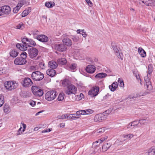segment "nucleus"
Wrapping results in <instances>:
<instances>
[{
    "label": "nucleus",
    "instance_id": "1",
    "mask_svg": "<svg viewBox=\"0 0 155 155\" xmlns=\"http://www.w3.org/2000/svg\"><path fill=\"white\" fill-rule=\"evenodd\" d=\"M153 71V67L152 64H149L148 66L147 70V76L144 77V81L145 85L147 86L148 89L150 90L152 89L153 87L150 81V78L151 74Z\"/></svg>",
    "mask_w": 155,
    "mask_h": 155
},
{
    "label": "nucleus",
    "instance_id": "2",
    "mask_svg": "<svg viewBox=\"0 0 155 155\" xmlns=\"http://www.w3.org/2000/svg\"><path fill=\"white\" fill-rule=\"evenodd\" d=\"M21 40L22 44H17L16 45V48L22 51L27 50L29 45L27 44L29 43V40L30 39L27 38L26 36H24L21 37Z\"/></svg>",
    "mask_w": 155,
    "mask_h": 155
},
{
    "label": "nucleus",
    "instance_id": "3",
    "mask_svg": "<svg viewBox=\"0 0 155 155\" xmlns=\"http://www.w3.org/2000/svg\"><path fill=\"white\" fill-rule=\"evenodd\" d=\"M58 95V92L55 90L48 91L45 95V98L48 101H51L54 99Z\"/></svg>",
    "mask_w": 155,
    "mask_h": 155
},
{
    "label": "nucleus",
    "instance_id": "4",
    "mask_svg": "<svg viewBox=\"0 0 155 155\" xmlns=\"http://www.w3.org/2000/svg\"><path fill=\"white\" fill-rule=\"evenodd\" d=\"M44 74L38 71L33 72L31 74V78L35 81H40L44 78Z\"/></svg>",
    "mask_w": 155,
    "mask_h": 155
},
{
    "label": "nucleus",
    "instance_id": "5",
    "mask_svg": "<svg viewBox=\"0 0 155 155\" xmlns=\"http://www.w3.org/2000/svg\"><path fill=\"white\" fill-rule=\"evenodd\" d=\"M31 91L33 94L36 97H41L44 94L43 90L38 86H32Z\"/></svg>",
    "mask_w": 155,
    "mask_h": 155
},
{
    "label": "nucleus",
    "instance_id": "6",
    "mask_svg": "<svg viewBox=\"0 0 155 155\" xmlns=\"http://www.w3.org/2000/svg\"><path fill=\"white\" fill-rule=\"evenodd\" d=\"M135 3H139L141 4L143 3L146 6H155V0H132Z\"/></svg>",
    "mask_w": 155,
    "mask_h": 155
},
{
    "label": "nucleus",
    "instance_id": "7",
    "mask_svg": "<svg viewBox=\"0 0 155 155\" xmlns=\"http://www.w3.org/2000/svg\"><path fill=\"white\" fill-rule=\"evenodd\" d=\"M77 88L74 85L70 84L64 90L66 94L71 95L72 94H75L76 93Z\"/></svg>",
    "mask_w": 155,
    "mask_h": 155
},
{
    "label": "nucleus",
    "instance_id": "8",
    "mask_svg": "<svg viewBox=\"0 0 155 155\" xmlns=\"http://www.w3.org/2000/svg\"><path fill=\"white\" fill-rule=\"evenodd\" d=\"M30 58L32 59H35L36 57L38 54V50L34 47L31 48L28 51Z\"/></svg>",
    "mask_w": 155,
    "mask_h": 155
},
{
    "label": "nucleus",
    "instance_id": "9",
    "mask_svg": "<svg viewBox=\"0 0 155 155\" xmlns=\"http://www.w3.org/2000/svg\"><path fill=\"white\" fill-rule=\"evenodd\" d=\"M21 84L23 87H28L31 86L33 83L30 78L25 77L24 78Z\"/></svg>",
    "mask_w": 155,
    "mask_h": 155
},
{
    "label": "nucleus",
    "instance_id": "10",
    "mask_svg": "<svg viewBox=\"0 0 155 155\" xmlns=\"http://www.w3.org/2000/svg\"><path fill=\"white\" fill-rule=\"evenodd\" d=\"M54 48L55 50L60 52H64L66 51L67 47L63 44H56L54 45Z\"/></svg>",
    "mask_w": 155,
    "mask_h": 155
},
{
    "label": "nucleus",
    "instance_id": "11",
    "mask_svg": "<svg viewBox=\"0 0 155 155\" xmlns=\"http://www.w3.org/2000/svg\"><path fill=\"white\" fill-rule=\"evenodd\" d=\"M99 87L98 86H95L92 88L91 90H90L88 92L89 95L92 97L97 96L99 93Z\"/></svg>",
    "mask_w": 155,
    "mask_h": 155
},
{
    "label": "nucleus",
    "instance_id": "12",
    "mask_svg": "<svg viewBox=\"0 0 155 155\" xmlns=\"http://www.w3.org/2000/svg\"><path fill=\"white\" fill-rule=\"evenodd\" d=\"M106 117L105 114H100L96 115L94 118L95 122H102L105 120Z\"/></svg>",
    "mask_w": 155,
    "mask_h": 155
},
{
    "label": "nucleus",
    "instance_id": "13",
    "mask_svg": "<svg viewBox=\"0 0 155 155\" xmlns=\"http://www.w3.org/2000/svg\"><path fill=\"white\" fill-rule=\"evenodd\" d=\"M27 62L26 59L20 57L17 58L14 61L15 64L18 65H23L25 64Z\"/></svg>",
    "mask_w": 155,
    "mask_h": 155
},
{
    "label": "nucleus",
    "instance_id": "14",
    "mask_svg": "<svg viewBox=\"0 0 155 155\" xmlns=\"http://www.w3.org/2000/svg\"><path fill=\"white\" fill-rule=\"evenodd\" d=\"M36 39L42 42H46L48 41V37L44 35H40L37 36Z\"/></svg>",
    "mask_w": 155,
    "mask_h": 155
},
{
    "label": "nucleus",
    "instance_id": "15",
    "mask_svg": "<svg viewBox=\"0 0 155 155\" xmlns=\"http://www.w3.org/2000/svg\"><path fill=\"white\" fill-rule=\"evenodd\" d=\"M14 84L13 81H8L5 82L4 86L5 88L9 91H11L13 89H14L13 86Z\"/></svg>",
    "mask_w": 155,
    "mask_h": 155
},
{
    "label": "nucleus",
    "instance_id": "16",
    "mask_svg": "<svg viewBox=\"0 0 155 155\" xmlns=\"http://www.w3.org/2000/svg\"><path fill=\"white\" fill-rule=\"evenodd\" d=\"M96 67L93 65H89L86 67L85 70L86 72L90 74H93L95 71Z\"/></svg>",
    "mask_w": 155,
    "mask_h": 155
},
{
    "label": "nucleus",
    "instance_id": "17",
    "mask_svg": "<svg viewBox=\"0 0 155 155\" xmlns=\"http://www.w3.org/2000/svg\"><path fill=\"white\" fill-rule=\"evenodd\" d=\"M2 10L3 15L4 14L8 15L11 12L10 7L8 5H4L2 7Z\"/></svg>",
    "mask_w": 155,
    "mask_h": 155
},
{
    "label": "nucleus",
    "instance_id": "18",
    "mask_svg": "<svg viewBox=\"0 0 155 155\" xmlns=\"http://www.w3.org/2000/svg\"><path fill=\"white\" fill-rule=\"evenodd\" d=\"M111 45L115 53V54L117 55V54H118L119 55L117 56L118 58L119 59L120 58L121 60H122L123 58H121V57L120 54L119 53V50L117 48V45L115 44V43L112 42L111 43Z\"/></svg>",
    "mask_w": 155,
    "mask_h": 155
},
{
    "label": "nucleus",
    "instance_id": "19",
    "mask_svg": "<svg viewBox=\"0 0 155 155\" xmlns=\"http://www.w3.org/2000/svg\"><path fill=\"white\" fill-rule=\"evenodd\" d=\"M63 42L65 45L71 46L72 45L71 40L68 38H64L62 40Z\"/></svg>",
    "mask_w": 155,
    "mask_h": 155
},
{
    "label": "nucleus",
    "instance_id": "20",
    "mask_svg": "<svg viewBox=\"0 0 155 155\" xmlns=\"http://www.w3.org/2000/svg\"><path fill=\"white\" fill-rule=\"evenodd\" d=\"M111 146V144L110 143L104 142L102 146V151L103 152L106 151Z\"/></svg>",
    "mask_w": 155,
    "mask_h": 155
},
{
    "label": "nucleus",
    "instance_id": "21",
    "mask_svg": "<svg viewBox=\"0 0 155 155\" xmlns=\"http://www.w3.org/2000/svg\"><path fill=\"white\" fill-rule=\"evenodd\" d=\"M46 74L51 77H53L56 74V71L54 69H49L47 71Z\"/></svg>",
    "mask_w": 155,
    "mask_h": 155
},
{
    "label": "nucleus",
    "instance_id": "22",
    "mask_svg": "<svg viewBox=\"0 0 155 155\" xmlns=\"http://www.w3.org/2000/svg\"><path fill=\"white\" fill-rule=\"evenodd\" d=\"M118 84L117 82H113L111 85L109 86V88L110 91L114 92V91L117 88V87Z\"/></svg>",
    "mask_w": 155,
    "mask_h": 155
},
{
    "label": "nucleus",
    "instance_id": "23",
    "mask_svg": "<svg viewBox=\"0 0 155 155\" xmlns=\"http://www.w3.org/2000/svg\"><path fill=\"white\" fill-rule=\"evenodd\" d=\"M49 66L51 69H55L58 66L57 64L54 61H52L48 62Z\"/></svg>",
    "mask_w": 155,
    "mask_h": 155
},
{
    "label": "nucleus",
    "instance_id": "24",
    "mask_svg": "<svg viewBox=\"0 0 155 155\" xmlns=\"http://www.w3.org/2000/svg\"><path fill=\"white\" fill-rule=\"evenodd\" d=\"M10 56L13 58L16 57L18 54V52L15 49H12L10 52Z\"/></svg>",
    "mask_w": 155,
    "mask_h": 155
},
{
    "label": "nucleus",
    "instance_id": "25",
    "mask_svg": "<svg viewBox=\"0 0 155 155\" xmlns=\"http://www.w3.org/2000/svg\"><path fill=\"white\" fill-rule=\"evenodd\" d=\"M21 97H28L31 96V94L29 91H23L21 92Z\"/></svg>",
    "mask_w": 155,
    "mask_h": 155
},
{
    "label": "nucleus",
    "instance_id": "26",
    "mask_svg": "<svg viewBox=\"0 0 155 155\" xmlns=\"http://www.w3.org/2000/svg\"><path fill=\"white\" fill-rule=\"evenodd\" d=\"M138 52L142 58H145L146 56V51L141 48H139L138 50Z\"/></svg>",
    "mask_w": 155,
    "mask_h": 155
},
{
    "label": "nucleus",
    "instance_id": "27",
    "mask_svg": "<svg viewBox=\"0 0 155 155\" xmlns=\"http://www.w3.org/2000/svg\"><path fill=\"white\" fill-rule=\"evenodd\" d=\"M31 8H28L24 10L21 14V16L22 17H25L28 15L30 12L31 11Z\"/></svg>",
    "mask_w": 155,
    "mask_h": 155
},
{
    "label": "nucleus",
    "instance_id": "28",
    "mask_svg": "<svg viewBox=\"0 0 155 155\" xmlns=\"http://www.w3.org/2000/svg\"><path fill=\"white\" fill-rule=\"evenodd\" d=\"M107 74L106 73H98L96 75L95 78H103L106 77Z\"/></svg>",
    "mask_w": 155,
    "mask_h": 155
},
{
    "label": "nucleus",
    "instance_id": "29",
    "mask_svg": "<svg viewBox=\"0 0 155 155\" xmlns=\"http://www.w3.org/2000/svg\"><path fill=\"white\" fill-rule=\"evenodd\" d=\"M57 62L59 64L64 65L67 63V61L65 58H61L58 59L57 60Z\"/></svg>",
    "mask_w": 155,
    "mask_h": 155
},
{
    "label": "nucleus",
    "instance_id": "30",
    "mask_svg": "<svg viewBox=\"0 0 155 155\" xmlns=\"http://www.w3.org/2000/svg\"><path fill=\"white\" fill-rule=\"evenodd\" d=\"M62 84L64 87H67L69 85H70L71 84L70 81L67 79H64L62 81Z\"/></svg>",
    "mask_w": 155,
    "mask_h": 155
},
{
    "label": "nucleus",
    "instance_id": "31",
    "mask_svg": "<svg viewBox=\"0 0 155 155\" xmlns=\"http://www.w3.org/2000/svg\"><path fill=\"white\" fill-rule=\"evenodd\" d=\"M137 122V120H134L131 123L129 124L127 126V128L128 129L131 128V129L134 128L135 126H137V125H138V124H134L135 122Z\"/></svg>",
    "mask_w": 155,
    "mask_h": 155
},
{
    "label": "nucleus",
    "instance_id": "32",
    "mask_svg": "<svg viewBox=\"0 0 155 155\" xmlns=\"http://www.w3.org/2000/svg\"><path fill=\"white\" fill-rule=\"evenodd\" d=\"M147 90L145 92H140L139 93V94H138V96L140 97L141 96H145L147 94H148L150 92V91L153 89H151V90H150L148 89V88H147ZM137 96H138V95H137Z\"/></svg>",
    "mask_w": 155,
    "mask_h": 155
},
{
    "label": "nucleus",
    "instance_id": "33",
    "mask_svg": "<svg viewBox=\"0 0 155 155\" xmlns=\"http://www.w3.org/2000/svg\"><path fill=\"white\" fill-rule=\"evenodd\" d=\"M147 120V118H146L145 119H140L139 120H137V121H139V122L137 123L138 125H137V127H140V126L139 124L143 125H145L147 124V123L145 121Z\"/></svg>",
    "mask_w": 155,
    "mask_h": 155
},
{
    "label": "nucleus",
    "instance_id": "34",
    "mask_svg": "<svg viewBox=\"0 0 155 155\" xmlns=\"http://www.w3.org/2000/svg\"><path fill=\"white\" fill-rule=\"evenodd\" d=\"M29 44H27L28 45H29V47H34L36 45V43L35 41L31 39H30L29 40Z\"/></svg>",
    "mask_w": 155,
    "mask_h": 155
},
{
    "label": "nucleus",
    "instance_id": "35",
    "mask_svg": "<svg viewBox=\"0 0 155 155\" xmlns=\"http://www.w3.org/2000/svg\"><path fill=\"white\" fill-rule=\"evenodd\" d=\"M83 111L84 112L83 115L91 114L94 112L93 110L90 109L84 110Z\"/></svg>",
    "mask_w": 155,
    "mask_h": 155
},
{
    "label": "nucleus",
    "instance_id": "36",
    "mask_svg": "<svg viewBox=\"0 0 155 155\" xmlns=\"http://www.w3.org/2000/svg\"><path fill=\"white\" fill-rule=\"evenodd\" d=\"M148 155H154L155 154V148L152 147L148 150Z\"/></svg>",
    "mask_w": 155,
    "mask_h": 155
},
{
    "label": "nucleus",
    "instance_id": "37",
    "mask_svg": "<svg viewBox=\"0 0 155 155\" xmlns=\"http://www.w3.org/2000/svg\"><path fill=\"white\" fill-rule=\"evenodd\" d=\"M64 94L63 93H60L58 97V100L59 101H62L64 97Z\"/></svg>",
    "mask_w": 155,
    "mask_h": 155
},
{
    "label": "nucleus",
    "instance_id": "38",
    "mask_svg": "<svg viewBox=\"0 0 155 155\" xmlns=\"http://www.w3.org/2000/svg\"><path fill=\"white\" fill-rule=\"evenodd\" d=\"M71 38L75 42L78 41L79 40V37L77 35L72 36Z\"/></svg>",
    "mask_w": 155,
    "mask_h": 155
},
{
    "label": "nucleus",
    "instance_id": "39",
    "mask_svg": "<svg viewBox=\"0 0 155 155\" xmlns=\"http://www.w3.org/2000/svg\"><path fill=\"white\" fill-rule=\"evenodd\" d=\"M3 109L5 113H8L9 110V107L8 105L5 104L4 105Z\"/></svg>",
    "mask_w": 155,
    "mask_h": 155
},
{
    "label": "nucleus",
    "instance_id": "40",
    "mask_svg": "<svg viewBox=\"0 0 155 155\" xmlns=\"http://www.w3.org/2000/svg\"><path fill=\"white\" fill-rule=\"evenodd\" d=\"M70 114H63L61 116V119H64L66 118H68L69 120H70Z\"/></svg>",
    "mask_w": 155,
    "mask_h": 155
},
{
    "label": "nucleus",
    "instance_id": "41",
    "mask_svg": "<svg viewBox=\"0 0 155 155\" xmlns=\"http://www.w3.org/2000/svg\"><path fill=\"white\" fill-rule=\"evenodd\" d=\"M74 114L76 115V113L73 114H70V120H76L80 118L79 116H78V115H75V116H74V115H72Z\"/></svg>",
    "mask_w": 155,
    "mask_h": 155
},
{
    "label": "nucleus",
    "instance_id": "42",
    "mask_svg": "<svg viewBox=\"0 0 155 155\" xmlns=\"http://www.w3.org/2000/svg\"><path fill=\"white\" fill-rule=\"evenodd\" d=\"M20 58H24V59H26L27 57V54L24 51H23L21 54H20Z\"/></svg>",
    "mask_w": 155,
    "mask_h": 155
},
{
    "label": "nucleus",
    "instance_id": "43",
    "mask_svg": "<svg viewBox=\"0 0 155 155\" xmlns=\"http://www.w3.org/2000/svg\"><path fill=\"white\" fill-rule=\"evenodd\" d=\"M25 1L24 0H22L20 1L17 4V6L20 8L25 4Z\"/></svg>",
    "mask_w": 155,
    "mask_h": 155
},
{
    "label": "nucleus",
    "instance_id": "44",
    "mask_svg": "<svg viewBox=\"0 0 155 155\" xmlns=\"http://www.w3.org/2000/svg\"><path fill=\"white\" fill-rule=\"evenodd\" d=\"M118 82L119 83V85L120 87H124V81L122 78H119L118 81Z\"/></svg>",
    "mask_w": 155,
    "mask_h": 155
},
{
    "label": "nucleus",
    "instance_id": "45",
    "mask_svg": "<svg viewBox=\"0 0 155 155\" xmlns=\"http://www.w3.org/2000/svg\"><path fill=\"white\" fill-rule=\"evenodd\" d=\"M45 6L48 8H52L54 6V3L53 4L50 2H46L45 4Z\"/></svg>",
    "mask_w": 155,
    "mask_h": 155
},
{
    "label": "nucleus",
    "instance_id": "46",
    "mask_svg": "<svg viewBox=\"0 0 155 155\" xmlns=\"http://www.w3.org/2000/svg\"><path fill=\"white\" fill-rule=\"evenodd\" d=\"M84 112H83V110H80L78 111H77L76 112V115L74 114L73 115L74 116L75 115H78V116H79L80 117L81 115H83Z\"/></svg>",
    "mask_w": 155,
    "mask_h": 155
},
{
    "label": "nucleus",
    "instance_id": "47",
    "mask_svg": "<svg viewBox=\"0 0 155 155\" xmlns=\"http://www.w3.org/2000/svg\"><path fill=\"white\" fill-rule=\"evenodd\" d=\"M133 74L136 77L137 79H139L140 81H141V80L140 78L139 75H137V72L135 70H133Z\"/></svg>",
    "mask_w": 155,
    "mask_h": 155
},
{
    "label": "nucleus",
    "instance_id": "48",
    "mask_svg": "<svg viewBox=\"0 0 155 155\" xmlns=\"http://www.w3.org/2000/svg\"><path fill=\"white\" fill-rule=\"evenodd\" d=\"M4 102L3 96H1L0 97V107L4 104Z\"/></svg>",
    "mask_w": 155,
    "mask_h": 155
},
{
    "label": "nucleus",
    "instance_id": "49",
    "mask_svg": "<svg viewBox=\"0 0 155 155\" xmlns=\"http://www.w3.org/2000/svg\"><path fill=\"white\" fill-rule=\"evenodd\" d=\"M20 9V8L16 6L15 7L13 8V12L14 13H17Z\"/></svg>",
    "mask_w": 155,
    "mask_h": 155
},
{
    "label": "nucleus",
    "instance_id": "50",
    "mask_svg": "<svg viewBox=\"0 0 155 155\" xmlns=\"http://www.w3.org/2000/svg\"><path fill=\"white\" fill-rule=\"evenodd\" d=\"M112 110V109L110 108L104 112L103 113V114H106L107 115L109 114L111 112Z\"/></svg>",
    "mask_w": 155,
    "mask_h": 155
},
{
    "label": "nucleus",
    "instance_id": "51",
    "mask_svg": "<svg viewBox=\"0 0 155 155\" xmlns=\"http://www.w3.org/2000/svg\"><path fill=\"white\" fill-rule=\"evenodd\" d=\"M76 68V64L74 63L72 64L70 66V68L72 70H74Z\"/></svg>",
    "mask_w": 155,
    "mask_h": 155
},
{
    "label": "nucleus",
    "instance_id": "52",
    "mask_svg": "<svg viewBox=\"0 0 155 155\" xmlns=\"http://www.w3.org/2000/svg\"><path fill=\"white\" fill-rule=\"evenodd\" d=\"M105 131V129L104 128H101L97 130V132L99 133H103Z\"/></svg>",
    "mask_w": 155,
    "mask_h": 155
},
{
    "label": "nucleus",
    "instance_id": "53",
    "mask_svg": "<svg viewBox=\"0 0 155 155\" xmlns=\"http://www.w3.org/2000/svg\"><path fill=\"white\" fill-rule=\"evenodd\" d=\"M105 140V139H104V137H102L100 139H99L97 141H96V142L97 143H99L100 144L104 141Z\"/></svg>",
    "mask_w": 155,
    "mask_h": 155
},
{
    "label": "nucleus",
    "instance_id": "54",
    "mask_svg": "<svg viewBox=\"0 0 155 155\" xmlns=\"http://www.w3.org/2000/svg\"><path fill=\"white\" fill-rule=\"evenodd\" d=\"M24 25L23 23L22 22L20 23L16 26L17 28L18 29H21L22 26Z\"/></svg>",
    "mask_w": 155,
    "mask_h": 155
},
{
    "label": "nucleus",
    "instance_id": "55",
    "mask_svg": "<svg viewBox=\"0 0 155 155\" xmlns=\"http://www.w3.org/2000/svg\"><path fill=\"white\" fill-rule=\"evenodd\" d=\"M84 30H80L78 29L77 31V32L78 34H82V33H83L84 32Z\"/></svg>",
    "mask_w": 155,
    "mask_h": 155
},
{
    "label": "nucleus",
    "instance_id": "56",
    "mask_svg": "<svg viewBox=\"0 0 155 155\" xmlns=\"http://www.w3.org/2000/svg\"><path fill=\"white\" fill-rule=\"evenodd\" d=\"M133 137V135L131 134H129L127 135H125L124 137V138H130Z\"/></svg>",
    "mask_w": 155,
    "mask_h": 155
},
{
    "label": "nucleus",
    "instance_id": "57",
    "mask_svg": "<svg viewBox=\"0 0 155 155\" xmlns=\"http://www.w3.org/2000/svg\"><path fill=\"white\" fill-rule=\"evenodd\" d=\"M36 102L35 101L32 100L30 101L29 104L32 106L34 107L36 104Z\"/></svg>",
    "mask_w": 155,
    "mask_h": 155
},
{
    "label": "nucleus",
    "instance_id": "58",
    "mask_svg": "<svg viewBox=\"0 0 155 155\" xmlns=\"http://www.w3.org/2000/svg\"><path fill=\"white\" fill-rule=\"evenodd\" d=\"M52 130V129L51 128H49L48 129H46L45 130H42L41 131L42 133H44L45 132H50Z\"/></svg>",
    "mask_w": 155,
    "mask_h": 155
},
{
    "label": "nucleus",
    "instance_id": "59",
    "mask_svg": "<svg viewBox=\"0 0 155 155\" xmlns=\"http://www.w3.org/2000/svg\"><path fill=\"white\" fill-rule=\"evenodd\" d=\"M22 128V127H21L18 130L17 133V135H19L22 134V131H21V129Z\"/></svg>",
    "mask_w": 155,
    "mask_h": 155
},
{
    "label": "nucleus",
    "instance_id": "60",
    "mask_svg": "<svg viewBox=\"0 0 155 155\" xmlns=\"http://www.w3.org/2000/svg\"><path fill=\"white\" fill-rule=\"evenodd\" d=\"M38 32V31L37 30H35L31 31V34L33 35L34 36L35 35H36L37 34V32Z\"/></svg>",
    "mask_w": 155,
    "mask_h": 155
},
{
    "label": "nucleus",
    "instance_id": "61",
    "mask_svg": "<svg viewBox=\"0 0 155 155\" xmlns=\"http://www.w3.org/2000/svg\"><path fill=\"white\" fill-rule=\"evenodd\" d=\"M85 1L89 5H92L93 4L90 0H85Z\"/></svg>",
    "mask_w": 155,
    "mask_h": 155
},
{
    "label": "nucleus",
    "instance_id": "62",
    "mask_svg": "<svg viewBox=\"0 0 155 155\" xmlns=\"http://www.w3.org/2000/svg\"><path fill=\"white\" fill-rule=\"evenodd\" d=\"M22 126H23V129L22 130V131L23 132H24L25 130V129L26 127V125L25 124L23 123L22 124Z\"/></svg>",
    "mask_w": 155,
    "mask_h": 155
},
{
    "label": "nucleus",
    "instance_id": "63",
    "mask_svg": "<svg viewBox=\"0 0 155 155\" xmlns=\"http://www.w3.org/2000/svg\"><path fill=\"white\" fill-rule=\"evenodd\" d=\"M82 36L84 38L86 37L87 36V34L86 33V32L84 31L83 33L82 34Z\"/></svg>",
    "mask_w": 155,
    "mask_h": 155
},
{
    "label": "nucleus",
    "instance_id": "64",
    "mask_svg": "<svg viewBox=\"0 0 155 155\" xmlns=\"http://www.w3.org/2000/svg\"><path fill=\"white\" fill-rule=\"evenodd\" d=\"M60 127H63L65 126V124L64 123H61L59 124Z\"/></svg>",
    "mask_w": 155,
    "mask_h": 155
}]
</instances>
